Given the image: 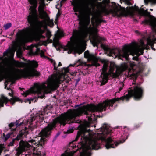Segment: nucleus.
I'll list each match as a JSON object with an SVG mask.
<instances>
[{"instance_id": "nucleus-1", "label": "nucleus", "mask_w": 156, "mask_h": 156, "mask_svg": "<svg viewBox=\"0 0 156 156\" xmlns=\"http://www.w3.org/2000/svg\"><path fill=\"white\" fill-rule=\"evenodd\" d=\"M95 112H100V103L96 105L93 104H87L76 109H69L66 112L61 114V116L55 118L46 127L42 129L40 132V135L41 136L39 137L40 138L39 140H38L37 141L36 140L31 139L28 142L21 140L19 142V147L16 150L17 154L20 155L23 151L33 147L34 154L41 156V151H44L43 146L47 140L46 137L47 138L50 136L51 131L55 128L57 123L64 126L66 124L78 123L79 120H76V117L83 115L88 116V121L92 122L96 119L95 115L94 114H89V112L94 113Z\"/></svg>"}, {"instance_id": "nucleus-2", "label": "nucleus", "mask_w": 156, "mask_h": 156, "mask_svg": "<svg viewBox=\"0 0 156 156\" xmlns=\"http://www.w3.org/2000/svg\"><path fill=\"white\" fill-rule=\"evenodd\" d=\"M16 67L19 68H24L27 66V68L24 69H15H15L16 73L12 74H9L6 72L4 71H0V82L5 79L6 80L5 83L12 82L13 83L16 80L20 79L21 78L26 79L30 78L34 76L38 77L40 75V73L37 71L35 69L37 68L38 66L37 62L34 60L28 61L27 63L24 62L16 61L15 63ZM7 84L5 83V88H6Z\"/></svg>"}, {"instance_id": "nucleus-3", "label": "nucleus", "mask_w": 156, "mask_h": 156, "mask_svg": "<svg viewBox=\"0 0 156 156\" xmlns=\"http://www.w3.org/2000/svg\"><path fill=\"white\" fill-rule=\"evenodd\" d=\"M27 20L31 28L27 27L21 31L18 32L16 34L17 41L22 42L25 41L26 39L23 38V34L24 35L26 39L30 38L33 35L39 38H45V37L42 35L45 31L44 30L42 29L43 27V22L39 20L38 16L27 19Z\"/></svg>"}, {"instance_id": "nucleus-4", "label": "nucleus", "mask_w": 156, "mask_h": 156, "mask_svg": "<svg viewBox=\"0 0 156 156\" xmlns=\"http://www.w3.org/2000/svg\"><path fill=\"white\" fill-rule=\"evenodd\" d=\"M75 14L78 18V20L79 26L78 30L73 29L72 36L70 38V41L73 43L81 42L90 34V31L91 25L89 27L88 26L90 23V20H87L84 19L83 14L80 13L79 14L76 12Z\"/></svg>"}, {"instance_id": "nucleus-5", "label": "nucleus", "mask_w": 156, "mask_h": 156, "mask_svg": "<svg viewBox=\"0 0 156 156\" xmlns=\"http://www.w3.org/2000/svg\"><path fill=\"white\" fill-rule=\"evenodd\" d=\"M90 131V129H87L86 128L83 127L77 132L75 141H77L80 136L81 139H83L85 143H87L88 141V145L84 146L82 151H80L79 156H91L92 149L97 150L100 148L99 144L96 140L89 138Z\"/></svg>"}, {"instance_id": "nucleus-6", "label": "nucleus", "mask_w": 156, "mask_h": 156, "mask_svg": "<svg viewBox=\"0 0 156 156\" xmlns=\"http://www.w3.org/2000/svg\"><path fill=\"white\" fill-rule=\"evenodd\" d=\"M135 43L131 44L130 45H125L121 50L119 49H117V53L114 52V50L110 51V53L113 54L115 56H118L119 58L122 59L121 58H125L126 60H129V56L132 55L135 52H140L139 55L143 54L145 48L144 47L140 48H136L135 45Z\"/></svg>"}, {"instance_id": "nucleus-7", "label": "nucleus", "mask_w": 156, "mask_h": 156, "mask_svg": "<svg viewBox=\"0 0 156 156\" xmlns=\"http://www.w3.org/2000/svg\"><path fill=\"white\" fill-rule=\"evenodd\" d=\"M109 127L110 126L108 124L104 123L100 128V131L102 132L101 134L102 139L106 143L105 147L108 149L111 148H115L119 144L122 143L120 141L119 142L114 141L110 137L106 138L105 135H108L112 131V130L110 129Z\"/></svg>"}, {"instance_id": "nucleus-8", "label": "nucleus", "mask_w": 156, "mask_h": 156, "mask_svg": "<svg viewBox=\"0 0 156 156\" xmlns=\"http://www.w3.org/2000/svg\"><path fill=\"white\" fill-rule=\"evenodd\" d=\"M29 3L31 5L29 9L30 10L27 19L37 17L38 16L36 8L38 5L37 0H28Z\"/></svg>"}, {"instance_id": "nucleus-9", "label": "nucleus", "mask_w": 156, "mask_h": 156, "mask_svg": "<svg viewBox=\"0 0 156 156\" xmlns=\"http://www.w3.org/2000/svg\"><path fill=\"white\" fill-rule=\"evenodd\" d=\"M42 87L40 85L37 83L35 84L34 86L31 88L30 90H28L24 92L23 95L26 97L31 92H32L37 94L38 98H43L44 97V95L40 96L42 93Z\"/></svg>"}, {"instance_id": "nucleus-10", "label": "nucleus", "mask_w": 156, "mask_h": 156, "mask_svg": "<svg viewBox=\"0 0 156 156\" xmlns=\"http://www.w3.org/2000/svg\"><path fill=\"white\" fill-rule=\"evenodd\" d=\"M60 83V80L56 79L52 82L48 83L47 86L44 85V87L47 90L48 93H50L52 91L56 90L59 87V84Z\"/></svg>"}, {"instance_id": "nucleus-11", "label": "nucleus", "mask_w": 156, "mask_h": 156, "mask_svg": "<svg viewBox=\"0 0 156 156\" xmlns=\"http://www.w3.org/2000/svg\"><path fill=\"white\" fill-rule=\"evenodd\" d=\"M84 57L88 60L93 61V66L96 67L100 66V64L97 62L98 60V58L93 54L90 53L88 50H87L84 52Z\"/></svg>"}, {"instance_id": "nucleus-12", "label": "nucleus", "mask_w": 156, "mask_h": 156, "mask_svg": "<svg viewBox=\"0 0 156 156\" xmlns=\"http://www.w3.org/2000/svg\"><path fill=\"white\" fill-rule=\"evenodd\" d=\"M40 1V5L38 7V11L40 15L43 16H45L46 17H48L49 18L47 12L44 11V9L45 6V0H39Z\"/></svg>"}, {"instance_id": "nucleus-13", "label": "nucleus", "mask_w": 156, "mask_h": 156, "mask_svg": "<svg viewBox=\"0 0 156 156\" xmlns=\"http://www.w3.org/2000/svg\"><path fill=\"white\" fill-rule=\"evenodd\" d=\"M19 98H11L10 99H9L7 97L4 96L2 97V99H0V107L4 106V104L6 105L8 101L10 102L12 105H13L14 103L16 101H18Z\"/></svg>"}, {"instance_id": "nucleus-14", "label": "nucleus", "mask_w": 156, "mask_h": 156, "mask_svg": "<svg viewBox=\"0 0 156 156\" xmlns=\"http://www.w3.org/2000/svg\"><path fill=\"white\" fill-rule=\"evenodd\" d=\"M117 67V66L113 62H111L109 66V72L112 74L113 78H117L118 77L119 74L118 73L117 69H116L115 72H114L115 68Z\"/></svg>"}, {"instance_id": "nucleus-15", "label": "nucleus", "mask_w": 156, "mask_h": 156, "mask_svg": "<svg viewBox=\"0 0 156 156\" xmlns=\"http://www.w3.org/2000/svg\"><path fill=\"white\" fill-rule=\"evenodd\" d=\"M44 119V117L42 114L37 113L36 115L32 117L31 118V122H30V124H32V122L34 120H36L37 122L41 124L43 122Z\"/></svg>"}, {"instance_id": "nucleus-16", "label": "nucleus", "mask_w": 156, "mask_h": 156, "mask_svg": "<svg viewBox=\"0 0 156 156\" xmlns=\"http://www.w3.org/2000/svg\"><path fill=\"white\" fill-rule=\"evenodd\" d=\"M28 133V132H26V133H25L24 134H23L22 133L21 134H20L18 135H17L16 137V138L13 139H12V141L9 143L8 144V146L11 147L13 146L14 144L16 143V141H19L21 139L22 137H23V135H26Z\"/></svg>"}, {"instance_id": "nucleus-17", "label": "nucleus", "mask_w": 156, "mask_h": 156, "mask_svg": "<svg viewBox=\"0 0 156 156\" xmlns=\"http://www.w3.org/2000/svg\"><path fill=\"white\" fill-rule=\"evenodd\" d=\"M142 23L145 24H149L152 27H155L156 26V18L155 20L145 19Z\"/></svg>"}, {"instance_id": "nucleus-18", "label": "nucleus", "mask_w": 156, "mask_h": 156, "mask_svg": "<svg viewBox=\"0 0 156 156\" xmlns=\"http://www.w3.org/2000/svg\"><path fill=\"white\" fill-rule=\"evenodd\" d=\"M139 13L140 15L142 16L145 17H150L154 18V16L150 15V12H148L147 10H144L143 8L142 9V10H139Z\"/></svg>"}, {"instance_id": "nucleus-19", "label": "nucleus", "mask_w": 156, "mask_h": 156, "mask_svg": "<svg viewBox=\"0 0 156 156\" xmlns=\"http://www.w3.org/2000/svg\"><path fill=\"white\" fill-rule=\"evenodd\" d=\"M92 44L94 46L98 47L99 44L101 43V40L97 37H94L92 40H91Z\"/></svg>"}, {"instance_id": "nucleus-20", "label": "nucleus", "mask_w": 156, "mask_h": 156, "mask_svg": "<svg viewBox=\"0 0 156 156\" xmlns=\"http://www.w3.org/2000/svg\"><path fill=\"white\" fill-rule=\"evenodd\" d=\"M109 76H110L112 77V74L109 71L108 72H101V77H102V78H103L104 79L108 80V77Z\"/></svg>"}, {"instance_id": "nucleus-21", "label": "nucleus", "mask_w": 156, "mask_h": 156, "mask_svg": "<svg viewBox=\"0 0 156 156\" xmlns=\"http://www.w3.org/2000/svg\"><path fill=\"white\" fill-rule=\"evenodd\" d=\"M155 42V40H151L150 38L147 39V44L149 46H151V48L154 51L155 50V49L154 48V44Z\"/></svg>"}, {"instance_id": "nucleus-22", "label": "nucleus", "mask_w": 156, "mask_h": 156, "mask_svg": "<svg viewBox=\"0 0 156 156\" xmlns=\"http://www.w3.org/2000/svg\"><path fill=\"white\" fill-rule=\"evenodd\" d=\"M53 46L56 49L57 51H58L60 50V48H57V46H61L58 40H57L54 41L53 43Z\"/></svg>"}, {"instance_id": "nucleus-23", "label": "nucleus", "mask_w": 156, "mask_h": 156, "mask_svg": "<svg viewBox=\"0 0 156 156\" xmlns=\"http://www.w3.org/2000/svg\"><path fill=\"white\" fill-rule=\"evenodd\" d=\"M102 22L106 23V20H102L101 18H99L98 17H97V19L95 20V23L97 26L100 25Z\"/></svg>"}, {"instance_id": "nucleus-24", "label": "nucleus", "mask_w": 156, "mask_h": 156, "mask_svg": "<svg viewBox=\"0 0 156 156\" xmlns=\"http://www.w3.org/2000/svg\"><path fill=\"white\" fill-rule=\"evenodd\" d=\"M9 54L10 57L11 58H13L15 51L14 49L13 48H11L10 47L9 48Z\"/></svg>"}, {"instance_id": "nucleus-25", "label": "nucleus", "mask_w": 156, "mask_h": 156, "mask_svg": "<svg viewBox=\"0 0 156 156\" xmlns=\"http://www.w3.org/2000/svg\"><path fill=\"white\" fill-rule=\"evenodd\" d=\"M21 125V123H20V124H19L18 122L17 121H16V123H11L9 125V128H10L12 130L14 131H15L16 130V129L15 128H12L15 126L17 125Z\"/></svg>"}, {"instance_id": "nucleus-26", "label": "nucleus", "mask_w": 156, "mask_h": 156, "mask_svg": "<svg viewBox=\"0 0 156 156\" xmlns=\"http://www.w3.org/2000/svg\"><path fill=\"white\" fill-rule=\"evenodd\" d=\"M84 51L82 49L78 48H76L74 49V52L75 53H78L79 54H81Z\"/></svg>"}, {"instance_id": "nucleus-27", "label": "nucleus", "mask_w": 156, "mask_h": 156, "mask_svg": "<svg viewBox=\"0 0 156 156\" xmlns=\"http://www.w3.org/2000/svg\"><path fill=\"white\" fill-rule=\"evenodd\" d=\"M101 12L104 13L105 15H108L110 12L108 10L106 9L105 7H103L101 9Z\"/></svg>"}, {"instance_id": "nucleus-28", "label": "nucleus", "mask_w": 156, "mask_h": 156, "mask_svg": "<svg viewBox=\"0 0 156 156\" xmlns=\"http://www.w3.org/2000/svg\"><path fill=\"white\" fill-rule=\"evenodd\" d=\"M149 2L153 5L156 4V0H144L145 5H148Z\"/></svg>"}, {"instance_id": "nucleus-29", "label": "nucleus", "mask_w": 156, "mask_h": 156, "mask_svg": "<svg viewBox=\"0 0 156 156\" xmlns=\"http://www.w3.org/2000/svg\"><path fill=\"white\" fill-rule=\"evenodd\" d=\"M108 63L107 62H105L104 63L101 72H107V70L108 66Z\"/></svg>"}, {"instance_id": "nucleus-30", "label": "nucleus", "mask_w": 156, "mask_h": 156, "mask_svg": "<svg viewBox=\"0 0 156 156\" xmlns=\"http://www.w3.org/2000/svg\"><path fill=\"white\" fill-rule=\"evenodd\" d=\"M47 17L49 20L48 22V25L51 27H53L54 25L53 20H50V18H49L48 17Z\"/></svg>"}, {"instance_id": "nucleus-31", "label": "nucleus", "mask_w": 156, "mask_h": 156, "mask_svg": "<svg viewBox=\"0 0 156 156\" xmlns=\"http://www.w3.org/2000/svg\"><path fill=\"white\" fill-rule=\"evenodd\" d=\"M73 10L75 12H79V13H80L81 11L80 10V7L77 5L74 6L73 7Z\"/></svg>"}, {"instance_id": "nucleus-32", "label": "nucleus", "mask_w": 156, "mask_h": 156, "mask_svg": "<svg viewBox=\"0 0 156 156\" xmlns=\"http://www.w3.org/2000/svg\"><path fill=\"white\" fill-rule=\"evenodd\" d=\"M50 61H51V63H53V66H54V69L55 70L57 71L58 70V67L56 66V63L55 60L51 58L50 59Z\"/></svg>"}, {"instance_id": "nucleus-33", "label": "nucleus", "mask_w": 156, "mask_h": 156, "mask_svg": "<svg viewBox=\"0 0 156 156\" xmlns=\"http://www.w3.org/2000/svg\"><path fill=\"white\" fill-rule=\"evenodd\" d=\"M51 35V32L49 30H47L46 33V36L48 40L50 39Z\"/></svg>"}, {"instance_id": "nucleus-34", "label": "nucleus", "mask_w": 156, "mask_h": 156, "mask_svg": "<svg viewBox=\"0 0 156 156\" xmlns=\"http://www.w3.org/2000/svg\"><path fill=\"white\" fill-rule=\"evenodd\" d=\"M12 26V24L11 23H7L5 25H4V27L5 30H7L10 28Z\"/></svg>"}, {"instance_id": "nucleus-35", "label": "nucleus", "mask_w": 156, "mask_h": 156, "mask_svg": "<svg viewBox=\"0 0 156 156\" xmlns=\"http://www.w3.org/2000/svg\"><path fill=\"white\" fill-rule=\"evenodd\" d=\"M34 100V98H27L25 100L24 102L25 103L29 102V104H30L31 102L33 101Z\"/></svg>"}, {"instance_id": "nucleus-36", "label": "nucleus", "mask_w": 156, "mask_h": 156, "mask_svg": "<svg viewBox=\"0 0 156 156\" xmlns=\"http://www.w3.org/2000/svg\"><path fill=\"white\" fill-rule=\"evenodd\" d=\"M143 46L142 47H144L145 49L146 50H148L150 49V47L149 46V45L147 44H147H145L144 42L142 43Z\"/></svg>"}, {"instance_id": "nucleus-37", "label": "nucleus", "mask_w": 156, "mask_h": 156, "mask_svg": "<svg viewBox=\"0 0 156 156\" xmlns=\"http://www.w3.org/2000/svg\"><path fill=\"white\" fill-rule=\"evenodd\" d=\"M108 82V80H105L102 78L101 85H105Z\"/></svg>"}, {"instance_id": "nucleus-38", "label": "nucleus", "mask_w": 156, "mask_h": 156, "mask_svg": "<svg viewBox=\"0 0 156 156\" xmlns=\"http://www.w3.org/2000/svg\"><path fill=\"white\" fill-rule=\"evenodd\" d=\"M51 107L48 105H47L44 108V111H47V110H50L51 108Z\"/></svg>"}, {"instance_id": "nucleus-39", "label": "nucleus", "mask_w": 156, "mask_h": 156, "mask_svg": "<svg viewBox=\"0 0 156 156\" xmlns=\"http://www.w3.org/2000/svg\"><path fill=\"white\" fill-rule=\"evenodd\" d=\"M101 46L105 50L108 51L110 48L104 45L103 44H101Z\"/></svg>"}, {"instance_id": "nucleus-40", "label": "nucleus", "mask_w": 156, "mask_h": 156, "mask_svg": "<svg viewBox=\"0 0 156 156\" xmlns=\"http://www.w3.org/2000/svg\"><path fill=\"white\" fill-rule=\"evenodd\" d=\"M11 133H9L7 134L5 137V140L6 141L10 136Z\"/></svg>"}, {"instance_id": "nucleus-41", "label": "nucleus", "mask_w": 156, "mask_h": 156, "mask_svg": "<svg viewBox=\"0 0 156 156\" xmlns=\"http://www.w3.org/2000/svg\"><path fill=\"white\" fill-rule=\"evenodd\" d=\"M113 14L115 15V16H117L118 17H120V15L118 14L117 11H113Z\"/></svg>"}, {"instance_id": "nucleus-42", "label": "nucleus", "mask_w": 156, "mask_h": 156, "mask_svg": "<svg viewBox=\"0 0 156 156\" xmlns=\"http://www.w3.org/2000/svg\"><path fill=\"white\" fill-rule=\"evenodd\" d=\"M125 2V4H127L128 5H132L131 3L130 2V0H126Z\"/></svg>"}, {"instance_id": "nucleus-43", "label": "nucleus", "mask_w": 156, "mask_h": 156, "mask_svg": "<svg viewBox=\"0 0 156 156\" xmlns=\"http://www.w3.org/2000/svg\"><path fill=\"white\" fill-rule=\"evenodd\" d=\"M9 50L8 49L3 53V55L4 56H8V55L9 54Z\"/></svg>"}, {"instance_id": "nucleus-44", "label": "nucleus", "mask_w": 156, "mask_h": 156, "mask_svg": "<svg viewBox=\"0 0 156 156\" xmlns=\"http://www.w3.org/2000/svg\"><path fill=\"white\" fill-rule=\"evenodd\" d=\"M73 154L72 153H69L67 154H62L61 156H73Z\"/></svg>"}, {"instance_id": "nucleus-45", "label": "nucleus", "mask_w": 156, "mask_h": 156, "mask_svg": "<svg viewBox=\"0 0 156 156\" xmlns=\"http://www.w3.org/2000/svg\"><path fill=\"white\" fill-rule=\"evenodd\" d=\"M9 96H10L12 97V98H19V100L18 101H16L14 103H15L16 101H21V100H20L19 98H17L16 97H13L12 94L11 93H9ZM14 104H15V103H14ZM14 104L13 105H14Z\"/></svg>"}, {"instance_id": "nucleus-46", "label": "nucleus", "mask_w": 156, "mask_h": 156, "mask_svg": "<svg viewBox=\"0 0 156 156\" xmlns=\"http://www.w3.org/2000/svg\"><path fill=\"white\" fill-rule=\"evenodd\" d=\"M74 130L73 129H68L67 131V133H70L73 132Z\"/></svg>"}, {"instance_id": "nucleus-47", "label": "nucleus", "mask_w": 156, "mask_h": 156, "mask_svg": "<svg viewBox=\"0 0 156 156\" xmlns=\"http://www.w3.org/2000/svg\"><path fill=\"white\" fill-rule=\"evenodd\" d=\"M40 55L41 57H45L44 52L42 50L41 51Z\"/></svg>"}, {"instance_id": "nucleus-48", "label": "nucleus", "mask_w": 156, "mask_h": 156, "mask_svg": "<svg viewBox=\"0 0 156 156\" xmlns=\"http://www.w3.org/2000/svg\"><path fill=\"white\" fill-rule=\"evenodd\" d=\"M140 126V124H136L134 125V128L137 129L139 128Z\"/></svg>"}, {"instance_id": "nucleus-49", "label": "nucleus", "mask_w": 156, "mask_h": 156, "mask_svg": "<svg viewBox=\"0 0 156 156\" xmlns=\"http://www.w3.org/2000/svg\"><path fill=\"white\" fill-rule=\"evenodd\" d=\"M60 133H59V132L58 133L56 134V135H55V137L54 139L53 140V141L55 140V139L57 138V137H58L60 135Z\"/></svg>"}, {"instance_id": "nucleus-50", "label": "nucleus", "mask_w": 156, "mask_h": 156, "mask_svg": "<svg viewBox=\"0 0 156 156\" xmlns=\"http://www.w3.org/2000/svg\"><path fill=\"white\" fill-rule=\"evenodd\" d=\"M63 69L64 70V71L66 73H67L69 72V69L68 68H63Z\"/></svg>"}, {"instance_id": "nucleus-51", "label": "nucleus", "mask_w": 156, "mask_h": 156, "mask_svg": "<svg viewBox=\"0 0 156 156\" xmlns=\"http://www.w3.org/2000/svg\"><path fill=\"white\" fill-rule=\"evenodd\" d=\"M70 48H71L70 47V46H67V47H65L64 48V49L65 50L67 51V50H68L70 49Z\"/></svg>"}, {"instance_id": "nucleus-52", "label": "nucleus", "mask_w": 156, "mask_h": 156, "mask_svg": "<svg viewBox=\"0 0 156 156\" xmlns=\"http://www.w3.org/2000/svg\"><path fill=\"white\" fill-rule=\"evenodd\" d=\"M135 32V33H136V34H137L138 35H140L142 36V34L139 31L137 30H136Z\"/></svg>"}, {"instance_id": "nucleus-53", "label": "nucleus", "mask_w": 156, "mask_h": 156, "mask_svg": "<svg viewBox=\"0 0 156 156\" xmlns=\"http://www.w3.org/2000/svg\"><path fill=\"white\" fill-rule=\"evenodd\" d=\"M122 86L120 87L119 88V91H120L122 89H123V87L124 86V84H122Z\"/></svg>"}, {"instance_id": "nucleus-54", "label": "nucleus", "mask_w": 156, "mask_h": 156, "mask_svg": "<svg viewBox=\"0 0 156 156\" xmlns=\"http://www.w3.org/2000/svg\"><path fill=\"white\" fill-rule=\"evenodd\" d=\"M61 14L58 11V13L56 15V18L58 19V18L60 16Z\"/></svg>"}, {"instance_id": "nucleus-55", "label": "nucleus", "mask_w": 156, "mask_h": 156, "mask_svg": "<svg viewBox=\"0 0 156 156\" xmlns=\"http://www.w3.org/2000/svg\"><path fill=\"white\" fill-rule=\"evenodd\" d=\"M76 72H74L71 73L70 74L71 75H72V76H75L76 75Z\"/></svg>"}, {"instance_id": "nucleus-56", "label": "nucleus", "mask_w": 156, "mask_h": 156, "mask_svg": "<svg viewBox=\"0 0 156 156\" xmlns=\"http://www.w3.org/2000/svg\"><path fill=\"white\" fill-rule=\"evenodd\" d=\"M138 59V58L137 57H133V60H137Z\"/></svg>"}, {"instance_id": "nucleus-57", "label": "nucleus", "mask_w": 156, "mask_h": 156, "mask_svg": "<svg viewBox=\"0 0 156 156\" xmlns=\"http://www.w3.org/2000/svg\"><path fill=\"white\" fill-rule=\"evenodd\" d=\"M58 18H56V19H55V23L57 24V20H58Z\"/></svg>"}, {"instance_id": "nucleus-58", "label": "nucleus", "mask_w": 156, "mask_h": 156, "mask_svg": "<svg viewBox=\"0 0 156 156\" xmlns=\"http://www.w3.org/2000/svg\"><path fill=\"white\" fill-rule=\"evenodd\" d=\"M17 55L18 56V55H21V53L19 52V53L18 52H17L16 53Z\"/></svg>"}, {"instance_id": "nucleus-59", "label": "nucleus", "mask_w": 156, "mask_h": 156, "mask_svg": "<svg viewBox=\"0 0 156 156\" xmlns=\"http://www.w3.org/2000/svg\"><path fill=\"white\" fill-rule=\"evenodd\" d=\"M62 65V64L60 62H59V64L58 65V67L61 66Z\"/></svg>"}, {"instance_id": "nucleus-60", "label": "nucleus", "mask_w": 156, "mask_h": 156, "mask_svg": "<svg viewBox=\"0 0 156 156\" xmlns=\"http://www.w3.org/2000/svg\"><path fill=\"white\" fill-rule=\"evenodd\" d=\"M120 0V2L121 3H122V2H125L126 0Z\"/></svg>"}, {"instance_id": "nucleus-61", "label": "nucleus", "mask_w": 156, "mask_h": 156, "mask_svg": "<svg viewBox=\"0 0 156 156\" xmlns=\"http://www.w3.org/2000/svg\"><path fill=\"white\" fill-rule=\"evenodd\" d=\"M76 64H74L73 65L70 64V66H76Z\"/></svg>"}, {"instance_id": "nucleus-62", "label": "nucleus", "mask_w": 156, "mask_h": 156, "mask_svg": "<svg viewBox=\"0 0 156 156\" xmlns=\"http://www.w3.org/2000/svg\"><path fill=\"white\" fill-rule=\"evenodd\" d=\"M72 147H73V149H74L75 147H76V146L73 145V146H72Z\"/></svg>"}, {"instance_id": "nucleus-63", "label": "nucleus", "mask_w": 156, "mask_h": 156, "mask_svg": "<svg viewBox=\"0 0 156 156\" xmlns=\"http://www.w3.org/2000/svg\"><path fill=\"white\" fill-rule=\"evenodd\" d=\"M118 6L120 8H123V7H122L120 5H119V4H118Z\"/></svg>"}, {"instance_id": "nucleus-64", "label": "nucleus", "mask_w": 156, "mask_h": 156, "mask_svg": "<svg viewBox=\"0 0 156 156\" xmlns=\"http://www.w3.org/2000/svg\"><path fill=\"white\" fill-rule=\"evenodd\" d=\"M79 105H75V108H76V107L78 106Z\"/></svg>"}]
</instances>
